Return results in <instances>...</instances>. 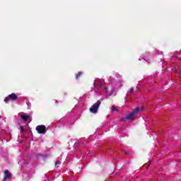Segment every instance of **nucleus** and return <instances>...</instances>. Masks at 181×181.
Instances as JSON below:
<instances>
[{"label": "nucleus", "mask_w": 181, "mask_h": 181, "mask_svg": "<svg viewBox=\"0 0 181 181\" xmlns=\"http://www.w3.org/2000/svg\"><path fill=\"white\" fill-rule=\"evenodd\" d=\"M100 105H101V101L98 100L95 103H94L91 107H90L89 111L92 114H97L98 111V108H100Z\"/></svg>", "instance_id": "nucleus-1"}, {"label": "nucleus", "mask_w": 181, "mask_h": 181, "mask_svg": "<svg viewBox=\"0 0 181 181\" xmlns=\"http://www.w3.org/2000/svg\"><path fill=\"white\" fill-rule=\"evenodd\" d=\"M136 115V108H134V111L127 115L126 117H122L121 121H127L128 119H134Z\"/></svg>", "instance_id": "nucleus-2"}, {"label": "nucleus", "mask_w": 181, "mask_h": 181, "mask_svg": "<svg viewBox=\"0 0 181 181\" xmlns=\"http://www.w3.org/2000/svg\"><path fill=\"white\" fill-rule=\"evenodd\" d=\"M35 129L38 134H46V126L45 125H38Z\"/></svg>", "instance_id": "nucleus-3"}, {"label": "nucleus", "mask_w": 181, "mask_h": 181, "mask_svg": "<svg viewBox=\"0 0 181 181\" xmlns=\"http://www.w3.org/2000/svg\"><path fill=\"white\" fill-rule=\"evenodd\" d=\"M12 177V174L9 170H6L4 171V181H6V179H11Z\"/></svg>", "instance_id": "nucleus-4"}, {"label": "nucleus", "mask_w": 181, "mask_h": 181, "mask_svg": "<svg viewBox=\"0 0 181 181\" xmlns=\"http://www.w3.org/2000/svg\"><path fill=\"white\" fill-rule=\"evenodd\" d=\"M103 86V81L101 79H96L94 82V87L98 88Z\"/></svg>", "instance_id": "nucleus-5"}, {"label": "nucleus", "mask_w": 181, "mask_h": 181, "mask_svg": "<svg viewBox=\"0 0 181 181\" xmlns=\"http://www.w3.org/2000/svg\"><path fill=\"white\" fill-rule=\"evenodd\" d=\"M8 98L12 100V101H16V100H18V95L13 93L11 95H8Z\"/></svg>", "instance_id": "nucleus-6"}, {"label": "nucleus", "mask_w": 181, "mask_h": 181, "mask_svg": "<svg viewBox=\"0 0 181 181\" xmlns=\"http://www.w3.org/2000/svg\"><path fill=\"white\" fill-rule=\"evenodd\" d=\"M21 119H23V121H24V122H26L28 121V119H29V118H30V116L28 115H21Z\"/></svg>", "instance_id": "nucleus-7"}, {"label": "nucleus", "mask_w": 181, "mask_h": 181, "mask_svg": "<svg viewBox=\"0 0 181 181\" xmlns=\"http://www.w3.org/2000/svg\"><path fill=\"white\" fill-rule=\"evenodd\" d=\"M144 111V106H141L140 107H136V112H142Z\"/></svg>", "instance_id": "nucleus-8"}, {"label": "nucleus", "mask_w": 181, "mask_h": 181, "mask_svg": "<svg viewBox=\"0 0 181 181\" xmlns=\"http://www.w3.org/2000/svg\"><path fill=\"white\" fill-rule=\"evenodd\" d=\"M81 76H83V72H78L76 75V80H78L80 77H81Z\"/></svg>", "instance_id": "nucleus-9"}, {"label": "nucleus", "mask_w": 181, "mask_h": 181, "mask_svg": "<svg viewBox=\"0 0 181 181\" xmlns=\"http://www.w3.org/2000/svg\"><path fill=\"white\" fill-rule=\"evenodd\" d=\"M112 111H115L116 112H118V108L115 106L112 107Z\"/></svg>", "instance_id": "nucleus-10"}, {"label": "nucleus", "mask_w": 181, "mask_h": 181, "mask_svg": "<svg viewBox=\"0 0 181 181\" xmlns=\"http://www.w3.org/2000/svg\"><path fill=\"white\" fill-rule=\"evenodd\" d=\"M21 132H25V129H23V126L20 125Z\"/></svg>", "instance_id": "nucleus-11"}, {"label": "nucleus", "mask_w": 181, "mask_h": 181, "mask_svg": "<svg viewBox=\"0 0 181 181\" xmlns=\"http://www.w3.org/2000/svg\"><path fill=\"white\" fill-rule=\"evenodd\" d=\"M4 101H5L6 103L8 102V101H9V98H8V96L4 98Z\"/></svg>", "instance_id": "nucleus-12"}, {"label": "nucleus", "mask_w": 181, "mask_h": 181, "mask_svg": "<svg viewBox=\"0 0 181 181\" xmlns=\"http://www.w3.org/2000/svg\"><path fill=\"white\" fill-rule=\"evenodd\" d=\"M112 94H114V90H112V91L110 92V93L109 96L112 95Z\"/></svg>", "instance_id": "nucleus-13"}, {"label": "nucleus", "mask_w": 181, "mask_h": 181, "mask_svg": "<svg viewBox=\"0 0 181 181\" xmlns=\"http://www.w3.org/2000/svg\"><path fill=\"white\" fill-rule=\"evenodd\" d=\"M130 93H134V88H130Z\"/></svg>", "instance_id": "nucleus-14"}, {"label": "nucleus", "mask_w": 181, "mask_h": 181, "mask_svg": "<svg viewBox=\"0 0 181 181\" xmlns=\"http://www.w3.org/2000/svg\"><path fill=\"white\" fill-rule=\"evenodd\" d=\"M124 155H129V153H128L127 151H124Z\"/></svg>", "instance_id": "nucleus-15"}, {"label": "nucleus", "mask_w": 181, "mask_h": 181, "mask_svg": "<svg viewBox=\"0 0 181 181\" xmlns=\"http://www.w3.org/2000/svg\"><path fill=\"white\" fill-rule=\"evenodd\" d=\"M59 163H60V162L56 161L55 165H59Z\"/></svg>", "instance_id": "nucleus-16"}, {"label": "nucleus", "mask_w": 181, "mask_h": 181, "mask_svg": "<svg viewBox=\"0 0 181 181\" xmlns=\"http://www.w3.org/2000/svg\"><path fill=\"white\" fill-rule=\"evenodd\" d=\"M52 101H54V103H55L56 104H57V100H53Z\"/></svg>", "instance_id": "nucleus-17"}, {"label": "nucleus", "mask_w": 181, "mask_h": 181, "mask_svg": "<svg viewBox=\"0 0 181 181\" xmlns=\"http://www.w3.org/2000/svg\"><path fill=\"white\" fill-rule=\"evenodd\" d=\"M149 165H150L148 164V166H147V168H149Z\"/></svg>", "instance_id": "nucleus-18"}]
</instances>
